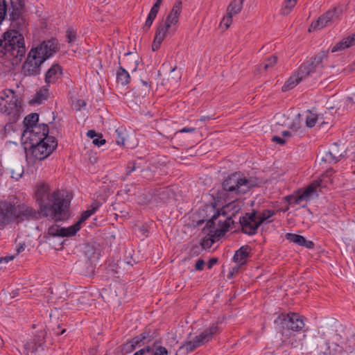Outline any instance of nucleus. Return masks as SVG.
<instances>
[{"mask_svg":"<svg viewBox=\"0 0 355 355\" xmlns=\"http://www.w3.org/2000/svg\"><path fill=\"white\" fill-rule=\"evenodd\" d=\"M36 202L40 209L36 211L25 204L16 205L14 202H0V230L7 225L16 221L17 223L25 220L37 219L40 216L50 217L55 221H62L69 217V202L60 196V191L50 192L46 183L39 184L35 191Z\"/></svg>","mask_w":355,"mask_h":355,"instance_id":"f257e3e1","label":"nucleus"},{"mask_svg":"<svg viewBox=\"0 0 355 355\" xmlns=\"http://www.w3.org/2000/svg\"><path fill=\"white\" fill-rule=\"evenodd\" d=\"M56 39L43 41L36 47H32L22 66L24 75L36 76L40 73L41 65L58 51Z\"/></svg>","mask_w":355,"mask_h":355,"instance_id":"f03ea898","label":"nucleus"},{"mask_svg":"<svg viewBox=\"0 0 355 355\" xmlns=\"http://www.w3.org/2000/svg\"><path fill=\"white\" fill-rule=\"evenodd\" d=\"M26 49L24 36L16 30L5 32L0 39V58L6 56L17 64L25 55Z\"/></svg>","mask_w":355,"mask_h":355,"instance_id":"7ed1b4c3","label":"nucleus"},{"mask_svg":"<svg viewBox=\"0 0 355 355\" xmlns=\"http://www.w3.org/2000/svg\"><path fill=\"white\" fill-rule=\"evenodd\" d=\"M260 182L257 178H246L240 172H234L226 177L222 182L224 196L233 194H245L252 188L257 187Z\"/></svg>","mask_w":355,"mask_h":355,"instance_id":"20e7f679","label":"nucleus"},{"mask_svg":"<svg viewBox=\"0 0 355 355\" xmlns=\"http://www.w3.org/2000/svg\"><path fill=\"white\" fill-rule=\"evenodd\" d=\"M182 1L177 0L173 4L169 14L167 15L166 21H162L159 24L152 44V50L153 51H157L159 49L162 42L164 40L166 33L169 31L171 26L178 24L179 17L182 12Z\"/></svg>","mask_w":355,"mask_h":355,"instance_id":"39448f33","label":"nucleus"},{"mask_svg":"<svg viewBox=\"0 0 355 355\" xmlns=\"http://www.w3.org/2000/svg\"><path fill=\"white\" fill-rule=\"evenodd\" d=\"M286 336L287 340L284 342H287L292 348L313 353L316 349L315 343L318 342L320 338V332H309L306 330L303 333L290 332Z\"/></svg>","mask_w":355,"mask_h":355,"instance_id":"423d86ee","label":"nucleus"},{"mask_svg":"<svg viewBox=\"0 0 355 355\" xmlns=\"http://www.w3.org/2000/svg\"><path fill=\"white\" fill-rule=\"evenodd\" d=\"M1 100L6 101V104L3 105L0 102V112L8 116L6 125L15 123L22 112L21 100L15 95L14 90L9 89L3 91Z\"/></svg>","mask_w":355,"mask_h":355,"instance_id":"0eeeda50","label":"nucleus"},{"mask_svg":"<svg viewBox=\"0 0 355 355\" xmlns=\"http://www.w3.org/2000/svg\"><path fill=\"white\" fill-rule=\"evenodd\" d=\"M220 333V329L216 324H212L209 328L205 329L193 340L185 341L180 347L175 355H187L194 351L200 345L212 340L214 335Z\"/></svg>","mask_w":355,"mask_h":355,"instance_id":"6e6552de","label":"nucleus"},{"mask_svg":"<svg viewBox=\"0 0 355 355\" xmlns=\"http://www.w3.org/2000/svg\"><path fill=\"white\" fill-rule=\"evenodd\" d=\"M58 141L54 137H50L48 141L40 140L34 144H31L26 149L35 159L43 160L49 157L57 148Z\"/></svg>","mask_w":355,"mask_h":355,"instance_id":"1a4fd4ad","label":"nucleus"},{"mask_svg":"<svg viewBox=\"0 0 355 355\" xmlns=\"http://www.w3.org/2000/svg\"><path fill=\"white\" fill-rule=\"evenodd\" d=\"M318 186V183L313 182L307 186L304 189H298L293 194L285 196L284 199L288 202V205L283 211H288L289 205L294 206L296 205H300L304 201H309L313 195L316 193V189Z\"/></svg>","mask_w":355,"mask_h":355,"instance_id":"9d476101","label":"nucleus"},{"mask_svg":"<svg viewBox=\"0 0 355 355\" xmlns=\"http://www.w3.org/2000/svg\"><path fill=\"white\" fill-rule=\"evenodd\" d=\"M316 349L313 353L315 355H346L342 346L336 343L327 342L324 333H320V338L318 342L315 343Z\"/></svg>","mask_w":355,"mask_h":355,"instance_id":"9b49d317","label":"nucleus"},{"mask_svg":"<svg viewBox=\"0 0 355 355\" xmlns=\"http://www.w3.org/2000/svg\"><path fill=\"white\" fill-rule=\"evenodd\" d=\"M283 329L291 330V332L299 331L304 327L303 317L296 313L281 314L278 316Z\"/></svg>","mask_w":355,"mask_h":355,"instance_id":"f8f14e48","label":"nucleus"},{"mask_svg":"<svg viewBox=\"0 0 355 355\" xmlns=\"http://www.w3.org/2000/svg\"><path fill=\"white\" fill-rule=\"evenodd\" d=\"M257 211L253 209L239 218L241 230L243 234L252 236L257 233L259 226L257 222Z\"/></svg>","mask_w":355,"mask_h":355,"instance_id":"ddd939ff","label":"nucleus"},{"mask_svg":"<svg viewBox=\"0 0 355 355\" xmlns=\"http://www.w3.org/2000/svg\"><path fill=\"white\" fill-rule=\"evenodd\" d=\"M341 12V9L337 8L327 10L311 24L309 31L311 32V29L313 31L320 30L331 24L334 20L338 19Z\"/></svg>","mask_w":355,"mask_h":355,"instance_id":"4468645a","label":"nucleus"},{"mask_svg":"<svg viewBox=\"0 0 355 355\" xmlns=\"http://www.w3.org/2000/svg\"><path fill=\"white\" fill-rule=\"evenodd\" d=\"M49 128L46 123L38 124L37 126L29 129L28 131V144H34L40 140L48 141L51 136L49 135Z\"/></svg>","mask_w":355,"mask_h":355,"instance_id":"2eb2a0df","label":"nucleus"},{"mask_svg":"<svg viewBox=\"0 0 355 355\" xmlns=\"http://www.w3.org/2000/svg\"><path fill=\"white\" fill-rule=\"evenodd\" d=\"M202 211L205 213V216H203L202 219L198 221V225H202L207 221L205 227H214L215 220L221 215V211L220 209H216V203L211 202V205H205L202 208Z\"/></svg>","mask_w":355,"mask_h":355,"instance_id":"dca6fc26","label":"nucleus"},{"mask_svg":"<svg viewBox=\"0 0 355 355\" xmlns=\"http://www.w3.org/2000/svg\"><path fill=\"white\" fill-rule=\"evenodd\" d=\"M47 333L44 330H40L37 332L34 338L30 340L24 345V349L27 354L36 353L38 348H42L44 350V345L45 344V338Z\"/></svg>","mask_w":355,"mask_h":355,"instance_id":"f3484780","label":"nucleus"},{"mask_svg":"<svg viewBox=\"0 0 355 355\" xmlns=\"http://www.w3.org/2000/svg\"><path fill=\"white\" fill-rule=\"evenodd\" d=\"M97 262L85 258H80L75 263L78 272L84 276L92 277L94 274Z\"/></svg>","mask_w":355,"mask_h":355,"instance_id":"a211bd4d","label":"nucleus"},{"mask_svg":"<svg viewBox=\"0 0 355 355\" xmlns=\"http://www.w3.org/2000/svg\"><path fill=\"white\" fill-rule=\"evenodd\" d=\"M9 19L12 22L23 21L22 13L25 8V0H10Z\"/></svg>","mask_w":355,"mask_h":355,"instance_id":"6ab92c4d","label":"nucleus"},{"mask_svg":"<svg viewBox=\"0 0 355 355\" xmlns=\"http://www.w3.org/2000/svg\"><path fill=\"white\" fill-rule=\"evenodd\" d=\"M329 49L322 50L313 57H311L309 61L304 63L307 67H309L310 71L312 73L316 71L318 68H323L322 62L324 60H327L328 58Z\"/></svg>","mask_w":355,"mask_h":355,"instance_id":"aec40b11","label":"nucleus"},{"mask_svg":"<svg viewBox=\"0 0 355 355\" xmlns=\"http://www.w3.org/2000/svg\"><path fill=\"white\" fill-rule=\"evenodd\" d=\"M62 68L58 64H53L45 73V83L48 85L55 84L62 76Z\"/></svg>","mask_w":355,"mask_h":355,"instance_id":"412c9836","label":"nucleus"},{"mask_svg":"<svg viewBox=\"0 0 355 355\" xmlns=\"http://www.w3.org/2000/svg\"><path fill=\"white\" fill-rule=\"evenodd\" d=\"M252 248L248 245L241 246L239 250L235 252L233 257V261L243 266L246 263L247 259L250 257Z\"/></svg>","mask_w":355,"mask_h":355,"instance_id":"4be33fe9","label":"nucleus"},{"mask_svg":"<svg viewBox=\"0 0 355 355\" xmlns=\"http://www.w3.org/2000/svg\"><path fill=\"white\" fill-rule=\"evenodd\" d=\"M243 202L238 199H235L232 202L223 206L220 210L222 216L232 214L235 216L242 208Z\"/></svg>","mask_w":355,"mask_h":355,"instance_id":"5701e85b","label":"nucleus"},{"mask_svg":"<svg viewBox=\"0 0 355 355\" xmlns=\"http://www.w3.org/2000/svg\"><path fill=\"white\" fill-rule=\"evenodd\" d=\"M100 253L94 245L89 243H85L84 245L82 255L80 258H85L92 261L97 262L99 259Z\"/></svg>","mask_w":355,"mask_h":355,"instance_id":"b1692460","label":"nucleus"},{"mask_svg":"<svg viewBox=\"0 0 355 355\" xmlns=\"http://www.w3.org/2000/svg\"><path fill=\"white\" fill-rule=\"evenodd\" d=\"M126 57L124 60L125 67L130 71H135L139 63V57L137 53L128 52L125 53Z\"/></svg>","mask_w":355,"mask_h":355,"instance_id":"393cba45","label":"nucleus"},{"mask_svg":"<svg viewBox=\"0 0 355 355\" xmlns=\"http://www.w3.org/2000/svg\"><path fill=\"white\" fill-rule=\"evenodd\" d=\"M38 120L39 114L37 113H31L24 118L23 123L25 127V130H24L23 136L28 134L29 129L38 125L37 124Z\"/></svg>","mask_w":355,"mask_h":355,"instance_id":"a878e982","label":"nucleus"},{"mask_svg":"<svg viewBox=\"0 0 355 355\" xmlns=\"http://www.w3.org/2000/svg\"><path fill=\"white\" fill-rule=\"evenodd\" d=\"M150 91V85L144 80H141V83L133 89V94L135 98H144Z\"/></svg>","mask_w":355,"mask_h":355,"instance_id":"bb28decb","label":"nucleus"},{"mask_svg":"<svg viewBox=\"0 0 355 355\" xmlns=\"http://www.w3.org/2000/svg\"><path fill=\"white\" fill-rule=\"evenodd\" d=\"M320 157L321 160L325 163L336 164L343 157V154L336 155L331 151L324 150L321 152Z\"/></svg>","mask_w":355,"mask_h":355,"instance_id":"cd10ccee","label":"nucleus"},{"mask_svg":"<svg viewBox=\"0 0 355 355\" xmlns=\"http://www.w3.org/2000/svg\"><path fill=\"white\" fill-rule=\"evenodd\" d=\"M352 46H354V44L351 39L350 35H349L348 37L343 38L341 41L334 46L331 51V53L341 51Z\"/></svg>","mask_w":355,"mask_h":355,"instance_id":"c85d7f7f","label":"nucleus"},{"mask_svg":"<svg viewBox=\"0 0 355 355\" xmlns=\"http://www.w3.org/2000/svg\"><path fill=\"white\" fill-rule=\"evenodd\" d=\"M244 0H233L227 8L226 12L232 15H236L240 13L243 9Z\"/></svg>","mask_w":355,"mask_h":355,"instance_id":"c756f323","label":"nucleus"},{"mask_svg":"<svg viewBox=\"0 0 355 355\" xmlns=\"http://www.w3.org/2000/svg\"><path fill=\"white\" fill-rule=\"evenodd\" d=\"M130 80L128 72L121 66H120L116 71V80L122 85L129 83Z\"/></svg>","mask_w":355,"mask_h":355,"instance_id":"7c9ffc66","label":"nucleus"},{"mask_svg":"<svg viewBox=\"0 0 355 355\" xmlns=\"http://www.w3.org/2000/svg\"><path fill=\"white\" fill-rule=\"evenodd\" d=\"M101 206V203L98 201H94L92 204V208L83 211L79 218L78 223L80 225L89 218Z\"/></svg>","mask_w":355,"mask_h":355,"instance_id":"2f4dec72","label":"nucleus"},{"mask_svg":"<svg viewBox=\"0 0 355 355\" xmlns=\"http://www.w3.org/2000/svg\"><path fill=\"white\" fill-rule=\"evenodd\" d=\"M139 171V173H142L144 171V169L141 168L139 166H137V163L135 161H130L128 162L127 166L125 167V175L121 176V180L125 181L126 180L127 176L130 175L132 172Z\"/></svg>","mask_w":355,"mask_h":355,"instance_id":"473e14b6","label":"nucleus"},{"mask_svg":"<svg viewBox=\"0 0 355 355\" xmlns=\"http://www.w3.org/2000/svg\"><path fill=\"white\" fill-rule=\"evenodd\" d=\"M228 231V225H225L222 226V229H216L215 230H210L208 235L209 236V239L211 241V243H214L216 239H219L221 236H223L226 232Z\"/></svg>","mask_w":355,"mask_h":355,"instance_id":"72a5a7b5","label":"nucleus"},{"mask_svg":"<svg viewBox=\"0 0 355 355\" xmlns=\"http://www.w3.org/2000/svg\"><path fill=\"white\" fill-rule=\"evenodd\" d=\"M312 72L310 71L309 67H307L304 63L301 64L297 71V72L294 74L297 80L301 82L302 80L306 78L308 76L311 74Z\"/></svg>","mask_w":355,"mask_h":355,"instance_id":"f704fd0d","label":"nucleus"},{"mask_svg":"<svg viewBox=\"0 0 355 355\" xmlns=\"http://www.w3.org/2000/svg\"><path fill=\"white\" fill-rule=\"evenodd\" d=\"M143 337L147 340V343H149L158 336V331L157 329H152L150 327H146L141 333Z\"/></svg>","mask_w":355,"mask_h":355,"instance_id":"c9c22d12","label":"nucleus"},{"mask_svg":"<svg viewBox=\"0 0 355 355\" xmlns=\"http://www.w3.org/2000/svg\"><path fill=\"white\" fill-rule=\"evenodd\" d=\"M47 92L48 91L45 89L44 91L40 90L36 92L33 98L31 100V104H41L43 101L47 99Z\"/></svg>","mask_w":355,"mask_h":355,"instance_id":"e433bc0d","label":"nucleus"},{"mask_svg":"<svg viewBox=\"0 0 355 355\" xmlns=\"http://www.w3.org/2000/svg\"><path fill=\"white\" fill-rule=\"evenodd\" d=\"M276 214V211L271 209H265L262 211V213L257 217V222L260 226L262 223H263L268 218L272 217Z\"/></svg>","mask_w":355,"mask_h":355,"instance_id":"4c0bfd02","label":"nucleus"},{"mask_svg":"<svg viewBox=\"0 0 355 355\" xmlns=\"http://www.w3.org/2000/svg\"><path fill=\"white\" fill-rule=\"evenodd\" d=\"M300 83V82L293 74L285 82L284 85L282 86V90L283 92H287L294 88Z\"/></svg>","mask_w":355,"mask_h":355,"instance_id":"58836bf2","label":"nucleus"},{"mask_svg":"<svg viewBox=\"0 0 355 355\" xmlns=\"http://www.w3.org/2000/svg\"><path fill=\"white\" fill-rule=\"evenodd\" d=\"M307 112L308 114L306 116V125L308 128H311L315 126L318 120L320 119V117L317 114L313 113L310 110H308Z\"/></svg>","mask_w":355,"mask_h":355,"instance_id":"ea45409f","label":"nucleus"},{"mask_svg":"<svg viewBox=\"0 0 355 355\" xmlns=\"http://www.w3.org/2000/svg\"><path fill=\"white\" fill-rule=\"evenodd\" d=\"M181 79V73L180 71H178V68L176 67H173L171 70L170 74L167 76V81L169 83H177Z\"/></svg>","mask_w":355,"mask_h":355,"instance_id":"a19ab883","label":"nucleus"},{"mask_svg":"<svg viewBox=\"0 0 355 355\" xmlns=\"http://www.w3.org/2000/svg\"><path fill=\"white\" fill-rule=\"evenodd\" d=\"M285 238L289 241L298 244L300 246H302L303 242H304V237L303 236L293 233L286 234Z\"/></svg>","mask_w":355,"mask_h":355,"instance_id":"79ce46f5","label":"nucleus"},{"mask_svg":"<svg viewBox=\"0 0 355 355\" xmlns=\"http://www.w3.org/2000/svg\"><path fill=\"white\" fill-rule=\"evenodd\" d=\"M277 61V57L276 55H272L267 58L264 62L260 64L259 70H267L269 67H273Z\"/></svg>","mask_w":355,"mask_h":355,"instance_id":"37998d69","label":"nucleus"},{"mask_svg":"<svg viewBox=\"0 0 355 355\" xmlns=\"http://www.w3.org/2000/svg\"><path fill=\"white\" fill-rule=\"evenodd\" d=\"M297 1L295 0H286L284 3L281 13L287 15L293 8L296 5Z\"/></svg>","mask_w":355,"mask_h":355,"instance_id":"c03bdc74","label":"nucleus"},{"mask_svg":"<svg viewBox=\"0 0 355 355\" xmlns=\"http://www.w3.org/2000/svg\"><path fill=\"white\" fill-rule=\"evenodd\" d=\"M120 352L123 354H128L135 349L134 345L131 343L130 340H128L125 343L121 345L119 347Z\"/></svg>","mask_w":355,"mask_h":355,"instance_id":"a18cd8bd","label":"nucleus"},{"mask_svg":"<svg viewBox=\"0 0 355 355\" xmlns=\"http://www.w3.org/2000/svg\"><path fill=\"white\" fill-rule=\"evenodd\" d=\"M8 5L6 0H0V24L6 18Z\"/></svg>","mask_w":355,"mask_h":355,"instance_id":"49530a36","label":"nucleus"},{"mask_svg":"<svg viewBox=\"0 0 355 355\" xmlns=\"http://www.w3.org/2000/svg\"><path fill=\"white\" fill-rule=\"evenodd\" d=\"M157 343L158 342L155 341L153 344L155 349L153 352V355H168V352L167 349L162 346H157Z\"/></svg>","mask_w":355,"mask_h":355,"instance_id":"de8ad7c7","label":"nucleus"},{"mask_svg":"<svg viewBox=\"0 0 355 355\" xmlns=\"http://www.w3.org/2000/svg\"><path fill=\"white\" fill-rule=\"evenodd\" d=\"M67 229V234L69 236L75 235L77 232L80 229V225L77 222L74 225L69 227Z\"/></svg>","mask_w":355,"mask_h":355,"instance_id":"09e8293b","label":"nucleus"},{"mask_svg":"<svg viewBox=\"0 0 355 355\" xmlns=\"http://www.w3.org/2000/svg\"><path fill=\"white\" fill-rule=\"evenodd\" d=\"M60 226L57 225H51L48 229V234L52 236H59Z\"/></svg>","mask_w":355,"mask_h":355,"instance_id":"8fccbe9b","label":"nucleus"},{"mask_svg":"<svg viewBox=\"0 0 355 355\" xmlns=\"http://www.w3.org/2000/svg\"><path fill=\"white\" fill-rule=\"evenodd\" d=\"M232 17L230 13L226 12V15L223 18L221 23H223L226 28H229L232 22Z\"/></svg>","mask_w":355,"mask_h":355,"instance_id":"3c124183","label":"nucleus"},{"mask_svg":"<svg viewBox=\"0 0 355 355\" xmlns=\"http://www.w3.org/2000/svg\"><path fill=\"white\" fill-rule=\"evenodd\" d=\"M24 173V169L21 167H16L14 171L11 173V178H15L16 180L21 177Z\"/></svg>","mask_w":355,"mask_h":355,"instance_id":"603ef678","label":"nucleus"},{"mask_svg":"<svg viewBox=\"0 0 355 355\" xmlns=\"http://www.w3.org/2000/svg\"><path fill=\"white\" fill-rule=\"evenodd\" d=\"M76 39V33L71 29L67 30V40L68 43H72V42H75Z\"/></svg>","mask_w":355,"mask_h":355,"instance_id":"864d4df0","label":"nucleus"},{"mask_svg":"<svg viewBox=\"0 0 355 355\" xmlns=\"http://www.w3.org/2000/svg\"><path fill=\"white\" fill-rule=\"evenodd\" d=\"M225 217V218L223 220V226H224L225 225H228V229L230 228V227L231 226V225H234V221L232 220V217L234 216H232V214H228L227 216H224Z\"/></svg>","mask_w":355,"mask_h":355,"instance_id":"5fc2aeb1","label":"nucleus"},{"mask_svg":"<svg viewBox=\"0 0 355 355\" xmlns=\"http://www.w3.org/2000/svg\"><path fill=\"white\" fill-rule=\"evenodd\" d=\"M106 143V140L103 139V136L101 134L98 136V138H95L93 139V144L97 146H101Z\"/></svg>","mask_w":355,"mask_h":355,"instance_id":"6e6d98bb","label":"nucleus"},{"mask_svg":"<svg viewBox=\"0 0 355 355\" xmlns=\"http://www.w3.org/2000/svg\"><path fill=\"white\" fill-rule=\"evenodd\" d=\"M241 266H240L239 264V266L234 267L232 268V270L231 271L229 272L228 275H227V278L228 279H232L234 277V275H237L239 272V269H240V267Z\"/></svg>","mask_w":355,"mask_h":355,"instance_id":"4d7b16f0","label":"nucleus"},{"mask_svg":"<svg viewBox=\"0 0 355 355\" xmlns=\"http://www.w3.org/2000/svg\"><path fill=\"white\" fill-rule=\"evenodd\" d=\"M74 105L76 110H80L81 108L86 105V102L83 99H78L76 101Z\"/></svg>","mask_w":355,"mask_h":355,"instance_id":"13d9d810","label":"nucleus"},{"mask_svg":"<svg viewBox=\"0 0 355 355\" xmlns=\"http://www.w3.org/2000/svg\"><path fill=\"white\" fill-rule=\"evenodd\" d=\"M159 10L153 8H151L150 10V12L147 17V19H150V20H152V21H154V19L156 18L157 17V12H158Z\"/></svg>","mask_w":355,"mask_h":355,"instance_id":"bf43d9fd","label":"nucleus"},{"mask_svg":"<svg viewBox=\"0 0 355 355\" xmlns=\"http://www.w3.org/2000/svg\"><path fill=\"white\" fill-rule=\"evenodd\" d=\"M205 263L204 260L199 259L195 265V269L196 270H202L204 268Z\"/></svg>","mask_w":355,"mask_h":355,"instance_id":"052dcab7","label":"nucleus"},{"mask_svg":"<svg viewBox=\"0 0 355 355\" xmlns=\"http://www.w3.org/2000/svg\"><path fill=\"white\" fill-rule=\"evenodd\" d=\"M302 246L306 247L308 249H313L314 248L315 244L311 241H308L304 238V242H303Z\"/></svg>","mask_w":355,"mask_h":355,"instance_id":"680f3d73","label":"nucleus"},{"mask_svg":"<svg viewBox=\"0 0 355 355\" xmlns=\"http://www.w3.org/2000/svg\"><path fill=\"white\" fill-rule=\"evenodd\" d=\"M272 141L276 142L280 145H284L286 144V140L283 138H281L279 136H273L272 139Z\"/></svg>","mask_w":355,"mask_h":355,"instance_id":"e2e57ef3","label":"nucleus"},{"mask_svg":"<svg viewBox=\"0 0 355 355\" xmlns=\"http://www.w3.org/2000/svg\"><path fill=\"white\" fill-rule=\"evenodd\" d=\"M130 341L134 345L135 348L137 347H141V345H143L141 341L139 340V337L138 336L132 338Z\"/></svg>","mask_w":355,"mask_h":355,"instance_id":"0e129e2a","label":"nucleus"},{"mask_svg":"<svg viewBox=\"0 0 355 355\" xmlns=\"http://www.w3.org/2000/svg\"><path fill=\"white\" fill-rule=\"evenodd\" d=\"M218 259H217V258H216V257H212V258H211V259L209 260L208 263H207V267H208V268H209V269H211V268L213 267V266H214V264H216V263H218Z\"/></svg>","mask_w":355,"mask_h":355,"instance_id":"69168bd1","label":"nucleus"},{"mask_svg":"<svg viewBox=\"0 0 355 355\" xmlns=\"http://www.w3.org/2000/svg\"><path fill=\"white\" fill-rule=\"evenodd\" d=\"M153 21L152 20H150L148 19H146V21H145V24H144V26L143 27V29L144 31H148V29L150 28V26H152V24H153Z\"/></svg>","mask_w":355,"mask_h":355,"instance_id":"338daca9","label":"nucleus"},{"mask_svg":"<svg viewBox=\"0 0 355 355\" xmlns=\"http://www.w3.org/2000/svg\"><path fill=\"white\" fill-rule=\"evenodd\" d=\"M59 236H61V237L69 236V235L67 234V229L65 227H60Z\"/></svg>","mask_w":355,"mask_h":355,"instance_id":"774afa93","label":"nucleus"}]
</instances>
